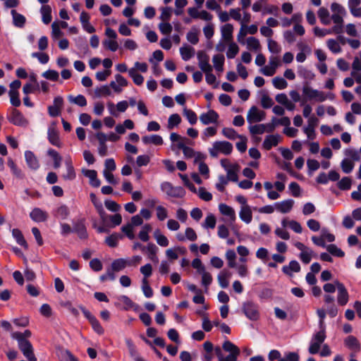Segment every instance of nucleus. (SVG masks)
Returning a JSON list of instances; mask_svg holds the SVG:
<instances>
[{"label":"nucleus","mask_w":361,"mask_h":361,"mask_svg":"<svg viewBox=\"0 0 361 361\" xmlns=\"http://www.w3.org/2000/svg\"><path fill=\"white\" fill-rule=\"evenodd\" d=\"M222 348L225 351L230 353V354L226 357H224L221 348L216 347L214 348V351L218 358V361L237 360V357L240 354V350L235 345L229 341H226L223 343Z\"/></svg>","instance_id":"nucleus-1"},{"label":"nucleus","mask_w":361,"mask_h":361,"mask_svg":"<svg viewBox=\"0 0 361 361\" xmlns=\"http://www.w3.org/2000/svg\"><path fill=\"white\" fill-rule=\"evenodd\" d=\"M233 151V145L227 141H216L213 143L209 152L211 157H216L219 153L228 155Z\"/></svg>","instance_id":"nucleus-2"},{"label":"nucleus","mask_w":361,"mask_h":361,"mask_svg":"<svg viewBox=\"0 0 361 361\" xmlns=\"http://www.w3.org/2000/svg\"><path fill=\"white\" fill-rule=\"evenodd\" d=\"M221 165L226 171V178L228 180L236 182L238 181V176L237 173L240 169V166L238 164H231L228 159H224L221 160Z\"/></svg>","instance_id":"nucleus-3"},{"label":"nucleus","mask_w":361,"mask_h":361,"mask_svg":"<svg viewBox=\"0 0 361 361\" xmlns=\"http://www.w3.org/2000/svg\"><path fill=\"white\" fill-rule=\"evenodd\" d=\"M243 312L250 320H257L259 317V308L257 304L252 301H247L243 304Z\"/></svg>","instance_id":"nucleus-4"},{"label":"nucleus","mask_w":361,"mask_h":361,"mask_svg":"<svg viewBox=\"0 0 361 361\" xmlns=\"http://www.w3.org/2000/svg\"><path fill=\"white\" fill-rule=\"evenodd\" d=\"M266 113L259 110L257 106H252L247 114V121L249 123H258L264 120Z\"/></svg>","instance_id":"nucleus-5"},{"label":"nucleus","mask_w":361,"mask_h":361,"mask_svg":"<svg viewBox=\"0 0 361 361\" xmlns=\"http://www.w3.org/2000/svg\"><path fill=\"white\" fill-rule=\"evenodd\" d=\"M8 121L15 126L20 127H26L29 122L24 116L16 109H13L9 117Z\"/></svg>","instance_id":"nucleus-6"},{"label":"nucleus","mask_w":361,"mask_h":361,"mask_svg":"<svg viewBox=\"0 0 361 361\" xmlns=\"http://www.w3.org/2000/svg\"><path fill=\"white\" fill-rule=\"evenodd\" d=\"M18 348L23 355L30 361H37L32 345L30 341L18 342Z\"/></svg>","instance_id":"nucleus-7"},{"label":"nucleus","mask_w":361,"mask_h":361,"mask_svg":"<svg viewBox=\"0 0 361 361\" xmlns=\"http://www.w3.org/2000/svg\"><path fill=\"white\" fill-rule=\"evenodd\" d=\"M303 93L309 99H315L317 102H324L327 99L326 94L321 91L314 90L309 87H303Z\"/></svg>","instance_id":"nucleus-8"},{"label":"nucleus","mask_w":361,"mask_h":361,"mask_svg":"<svg viewBox=\"0 0 361 361\" xmlns=\"http://www.w3.org/2000/svg\"><path fill=\"white\" fill-rule=\"evenodd\" d=\"M198 66L203 72L212 71V66L209 64V56L203 51L197 53Z\"/></svg>","instance_id":"nucleus-9"},{"label":"nucleus","mask_w":361,"mask_h":361,"mask_svg":"<svg viewBox=\"0 0 361 361\" xmlns=\"http://www.w3.org/2000/svg\"><path fill=\"white\" fill-rule=\"evenodd\" d=\"M82 312L85 317L89 320L90 323L92 325V329L96 331L98 334L102 335L104 332V329L101 326L99 321L97 318L93 316L88 310L82 307Z\"/></svg>","instance_id":"nucleus-10"},{"label":"nucleus","mask_w":361,"mask_h":361,"mask_svg":"<svg viewBox=\"0 0 361 361\" xmlns=\"http://www.w3.org/2000/svg\"><path fill=\"white\" fill-rule=\"evenodd\" d=\"M336 285L338 290L337 302L340 305H345L348 302V293L344 285L338 281H336Z\"/></svg>","instance_id":"nucleus-11"},{"label":"nucleus","mask_w":361,"mask_h":361,"mask_svg":"<svg viewBox=\"0 0 361 361\" xmlns=\"http://www.w3.org/2000/svg\"><path fill=\"white\" fill-rule=\"evenodd\" d=\"M344 343L346 347L353 351L350 357H355V353L360 352L361 347L359 341L353 336H348L345 340Z\"/></svg>","instance_id":"nucleus-12"},{"label":"nucleus","mask_w":361,"mask_h":361,"mask_svg":"<svg viewBox=\"0 0 361 361\" xmlns=\"http://www.w3.org/2000/svg\"><path fill=\"white\" fill-rule=\"evenodd\" d=\"M218 119V114L212 109L209 110L207 113L201 114L200 116V120L204 125L215 123L217 122Z\"/></svg>","instance_id":"nucleus-13"},{"label":"nucleus","mask_w":361,"mask_h":361,"mask_svg":"<svg viewBox=\"0 0 361 361\" xmlns=\"http://www.w3.org/2000/svg\"><path fill=\"white\" fill-rule=\"evenodd\" d=\"M7 165L10 168L12 174L16 178L23 180L25 178V174L23 171L17 166V164L11 158L8 159Z\"/></svg>","instance_id":"nucleus-14"},{"label":"nucleus","mask_w":361,"mask_h":361,"mask_svg":"<svg viewBox=\"0 0 361 361\" xmlns=\"http://www.w3.org/2000/svg\"><path fill=\"white\" fill-rule=\"evenodd\" d=\"M232 273L226 269H224L220 271L219 275L217 276V280L219 283V286L222 288H226L229 285V279L231 277Z\"/></svg>","instance_id":"nucleus-15"},{"label":"nucleus","mask_w":361,"mask_h":361,"mask_svg":"<svg viewBox=\"0 0 361 361\" xmlns=\"http://www.w3.org/2000/svg\"><path fill=\"white\" fill-rule=\"evenodd\" d=\"M294 200H286L282 202H279L275 204V208L277 211L281 213L286 214L290 212L294 205Z\"/></svg>","instance_id":"nucleus-16"},{"label":"nucleus","mask_w":361,"mask_h":361,"mask_svg":"<svg viewBox=\"0 0 361 361\" xmlns=\"http://www.w3.org/2000/svg\"><path fill=\"white\" fill-rule=\"evenodd\" d=\"M82 174L90 179V183L92 187L98 188L101 182L97 178V173L95 170L82 169Z\"/></svg>","instance_id":"nucleus-17"},{"label":"nucleus","mask_w":361,"mask_h":361,"mask_svg":"<svg viewBox=\"0 0 361 361\" xmlns=\"http://www.w3.org/2000/svg\"><path fill=\"white\" fill-rule=\"evenodd\" d=\"M30 216L34 221L44 222L47 219L48 214L39 208H35L30 212Z\"/></svg>","instance_id":"nucleus-18"},{"label":"nucleus","mask_w":361,"mask_h":361,"mask_svg":"<svg viewBox=\"0 0 361 361\" xmlns=\"http://www.w3.org/2000/svg\"><path fill=\"white\" fill-rule=\"evenodd\" d=\"M48 140L54 146L58 147L61 146L59 132L54 126H50L48 129Z\"/></svg>","instance_id":"nucleus-19"},{"label":"nucleus","mask_w":361,"mask_h":361,"mask_svg":"<svg viewBox=\"0 0 361 361\" xmlns=\"http://www.w3.org/2000/svg\"><path fill=\"white\" fill-rule=\"evenodd\" d=\"M65 164L66 172L62 175L64 180H73L75 178V172L70 157H66Z\"/></svg>","instance_id":"nucleus-20"},{"label":"nucleus","mask_w":361,"mask_h":361,"mask_svg":"<svg viewBox=\"0 0 361 361\" xmlns=\"http://www.w3.org/2000/svg\"><path fill=\"white\" fill-rule=\"evenodd\" d=\"M90 15L85 11H82L80 16V21L84 30L88 33H93L95 32L94 27L90 23Z\"/></svg>","instance_id":"nucleus-21"},{"label":"nucleus","mask_w":361,"mask_h":361,"mask_svg":"<svg viewBox=\"0 0 361 361\" xmlns=\"http://www.w3.org/2000/svg\"><path fill=\"white\" fill-rule=\"evenodd\" d=\"M25 158L28 167L32 170H37L39 166V161L37 157L31 151H26L25 152Z\"/></svg>","instance_id":"nucleus-22"},{"label":"nucleus","mask_w":361,"mask_h":361,"mask_svg":"<svg viewBox=\"0 0 361 361\" xmlns=\"http://www.w3.org/2000/svg\"><path fill=\"white\" fill-rule=\"evenodd\" d=\"M280 136L278 135H268L264 140L263 147L265 149L269 150L272 147L276 146L280 141Z\"/></svg>","instance_id":"nucleus-23"},{"label":"nucleus","mask_w":361,"mask_h":361,"mask_svg":"<svg viewBox=\"0 0 361 361\" xmlns=\"http://www.w3.org/2000/svg\"><path fill=\"white\" fill-rule=\"evenodd\" d=\"M240 219L246 224H250L252 220V212L250 206L240 207L239 212Z\"/></svg>","instance_id":"nucleus-24"},{"label":"nucleus","mask_w":361,"mask_h":361,"mask_svg":"<svg viewBox=\"0 0 361 361\" xmlns=\"http://www.w3.org/2000/svg\"><path fill=\"white\" fill-rule=\"evenodd\" d=\"M73 231L75 232L80 238H87V233L84 220H79L73 224Z\"/></svg>","instance_id":"nucleus-25"},{"label":"nucleus","mask_w":361,"mask_h":361,"mask_svg":"<svg viewBox=\"0 0 361 361\" xmlns=\"http://www.w3.org/2000/svg\"><path fill=\"white\" fill-rule=\"evenodd\" d=\"M186 252V249L184 247H176L173 249L166 250V255L169 259L174 260L178 258V254L184 255Z\"/></svg>","instance_id":"nucleus-26"},{"label":"nucleus","mask_w":361,"mask_h":361,"mask_svg":"<svg viewBox=\"0 0 361 361\" xmlns=\"http://www.w3.org/2000/svg\"><path fill=\"white\" fill-rule=\"evenodd\" d=\"M282 270L285 274L292 276L293 272H299L300 271V265L297 261L292 260L288 266H283Z\"/></svg>","instance_id":"nucleus-27"},{"label":"nucleus","mask_w":361,"mask_h":361,"mask_svg":"<svg viewBox=\"0 0 361 361\" xmlns=\"http://www.w3.org/2000/svg\"><path fill=\"white\" fill-rule=\"evenodd\" d=\"M221 35L224 39L227 42H232L233 39V26L230 24L227 23L221 27Z\"/></svg>","instance_id":"nucleus-28"},{"label":"nucleus","mask_w":361,"mask_h":361,"mask_svg":"<svg viewBox=\"0 0 361 361\" xmlns=\"http://www.w3.org/2000/svg\"><path fill=\"white\" fill-rule=\"evenodd\" d=\"M158 247L153 243H148L145 252L147 253L148 258L154 263L159 262V259L157 255Z\"/></svg>","instance_id":"nucleus-29"},{"label":"nucleus","mask_w":361,"mask_h":361,"mask_svg":"<svg viewBox=\"0 0 361 361\" xmlns=\"http://www.w3.org/2000/svg\"><path fill=\"white\" fill-rule=\"evenodd\" d=\"M12 235L16 239L18 244L23 247L25 250L28 249V245L25 240L22 232L18 228L12 230Z\"/></svg>","instance_id":"nucleus-30"},{"label":"nucleus","mask_w":361,"mask_h":361,"mask_svg":"<svg viewBox=\"0 0 361 361\" xmlns=\"http://www.w3.org/2000/svg\"><path fill=\"white\" fill-rule=\"evenodd\" d=\"M142 140L146 145H161L164 142L162 137L159 135H145L142 137Z\"/></svg>","instance_id":"nucleus-31"},{"label":"nucleus","mask_w":361,"mask_h":361,"mask_svg":"<svg viewBox=\"0 0 361 361\" xmlns=\"http://www.w3.org/2000/svg\"><path fill=\"white\" fill-rule=\"evenodd\" d=\"M219 211L223 215L228 216L231 221L235 220V212L231 207L226 204H220Z\"/></svg>","instance_id":"nucleus-32"},{"label":"nucleus","mask_w":361,"mask_h":361,"mask_svg":"<svg viewBox=\"0 0 361 361\" xmlns=\"http://www.w3.org/2000/svg\"><path fill=\"white\" fill-rule=\"evenodd\" d=\"M129 264L128 259L120 258L112 262L111 268L113 271H119L128 267Z\"/></svg>","instance_id":"nucleus-33"},{"label":"nucleus","mask_w":361,"mask_h":361,"mask_svg":"<svg viewBox=\"0 0 361 361\" xmlns=\"http://www.w3.org/2000/svg\"><path fill=\"white\" fill-rule=\"evenodd\" d=\"M42 16V21L45 24H49L51 21V8L49 5H44L40 9Z\"/></svg>","instance_id":"nucleus-34"},{"label":"nucleus","mask_w":361,"mask_h":361,"mask_svg":"<svg viewBox=\"0 0 361 361\" xmlns=\"http://www.w3.org/2000/svg\"><path fill=\"white\" fill-rule=\"evenodd\" d=\"M68 99L71 103L76 104L81 107L85 106L87 105V99L85 97V96L82 94H78L76 97H74L73 95H68Z\"/></svg>","instance_id":"nucleus-35"},{"label":"nucleus","mask_w":361,"mask_h":361,"mask_svg":"<svg viewBox=\"0 0 361 361\" xmlns=\"http://www.w3.org/2000/svg\"><path fill=\"white\" fill-rule=\"evenodd\" d=\"M13 16V25L18 27H23L25 23V18L16 12V10L11 11Z\"/></svg>","instance_id":"nucleus-36"},{"label":"nucleus","mask_w":361,"mask_h":361,"mask_svg":"<svg viewBox=\"0 0 361 361\" xmlns=\"http://www.w3.org/2000/svg\"><path fill=\"white\" fill-rule=\"evenodd\" d=\"M123 238V235L121 234H118L114 233L111 235L108 236L105 239V243L111 247H115L118 245V242L119 240Z\"/></svg>","instance_id":"nucleus-37"},{"label":"nucleus","mask_w":361,"mask_h":361,"mask_svg":"<svg viewBox=\"0 0 361 361\" xmlns=\"http://www.w3.org/2000/svg\"><path fill=\"white\" fill-rule=\"evenodd\" d=\"M224 56L222 54H216L213 56L212 62L217 71L222 72L224 71Z\"/></svg>","instance_id":"nucleus-38"},{"label":"nucleus","mask_w":361,"mask_h":361,"mask_svg":"<svg viewBox=\"0 0 361 361\" xmlns=\"http://www.w3.org/2000/svg\"><path fill=\"white\" fill-rule=\"evenodd\" d=\"M32 335V333L30 330H25L24 332H13L11 334V336L13 339L17 340L18 342L23 341H29L27 338H30Z\"/></svg>","instance_id":"nucleus-39"},{"label":"nucleus","mask_w":361,"mask_h":361,"mask_svg":"<svg viewBox=\"0 0 361 361\" xmlns=\"http://www.w3.org/2000/svg\"><path fill=\"white\" fill-rule=\"evenodd\" d=\"M180 53L184 61H188L194 56L195 49L189 46L182 47L180 48Z\"/></svg>","instance_id":"nucleus-40"},{"label":"nucleus","mask_w":361,"mask_h":361,"mask_svg":"<svg viewBox=\"0 0 361 361\" xmlns=\"http://www.w3.org/2000/svg\"><path fill=\"white\" fill-rule=\"evenodd\" d=\"M69 214H70L69 209L65 204H63V205H61L60 207H59L56 209V212H55V216L57 218H60L63 220L66 219L68 218V216H69Z\"/></svg>","instance_id":"nucleus-41"},{"label":"nucleus","mask_w":361,"mask_h":361,"mask_svg":"<svg viewBox=\"0 0 361 361\" xmlns=\"http://www.w3.org/2000/svg\"><path fill=\"white\" fill-rule=\"evenodd\" d=\"M246 43H247V47L250 50H253V51H257L260 49L261 46H260L259 41L255 37H247V40H246Z\"/></svg>","instance_id":"nucleus-42"},{"label":"nucleus","mask_w":361,"mask_h":361,"mask_svg":"<svg viewBox=\"0 0 361 361\" xmlns=\"http://www.w3.org/2000/svg\"><path fill=\"white\" fill-rule=\"evenodd\" d=\"M200 274L202 275V284L204 287V291L207 293L208 290L209 286L212 282V276L209 272L207 271L206 270L200 273Z\"/></svg>","instance_id":"nucleus-43"},{"label":"nucleus","mask_w":361,"mask_h":361,"mask_svg":"<svg viewBox=\"0 0 361 361\" xmlns=\"http://www.w3.org/2000/svg\"><path fill=\"white\" fill-rule=\"evenodd\" d=\"M154 237L157 240V243L162 247H166L169 245V240L167 238L161 233L159 229L156 230L154 233Z\"/></svg>","instance_id":"nucleus-44"},{"label":"nucleus","mask_w":361,"mask_h":361,"mask_svg":"<svg viewBox=\"0 0 361 361\" xmlns=\"http://www.w3.org/2000/svg\"><path fill=\"white\" fill-rule=\"evenodd\" d=\"M318 16L323 24L329 25L330 23L329 12L327 8H320L318 11Z\"/></svg>","instance_id":"nucleus-45"},{"label":"nucleus","mask_w":361,"mask_h":361,"mask_svg":"<svg viewBox=\"0 0 361 361\" xmlns=\"http://www.w3.org/2000/svg\"><path fill=\"white\" fill-rule=\"evenodd\" d=\"M119 299L125 305L124 310H128L130 309H133L134 310H137L138 306L134 303L129 297L122 295Z\"/></svg>","instance_id":"nucleus-46"},{"label":"nucleus","mask_w":361,"mask_h":361,"mask_svg":"<svg viewBox=\"0 0 361 361\" xmlns=\"http://www.w3.org/2000/svg\"><path fill=\"white\" fill-rule=\"evenodd\" d=\"M221 133L224 137L230 140H235L236 138H239V136H241V135H238L232 128H224Z\"/></svg>","instance_id":"nucleus-47"},{"label":"nucleus","mask_w":361,"mask_h":361,"mask_svg":"<svg viewBox=\"0 0 361 361\" xmlns=\"http://www.w3.org/2000/svg\"><path fill=\"white\" fill-rule=\"evenodd\" d=\"M90 200L93 204L94 205L95 208L97 209V212L102 216L103 214H104V210L103 209V206L102 202L99 201V200L97 197L96 195L94 193H90Z\"/></svg>","instance_id":"nucleus-48"},{"label":"nucleus","mask_w":361,"mask_h":361,"mask_svg":"<svg viewBox=\"0 0 361 361\" xmlns=\"http://www.w3.org/2000/svg\"><path fill=\"white\" fill-rule=\"evenodd\" d=\"M142 290L146 298H151L153 295V290L149 285L148 280L143 278L142 280Z\"/></svg>","instance_id":"nucleus-49"},{"label":"nucleus","mask_w":361,"mask_h":361,"mask_svg":"<svg viewBox=\"0 0 361 361\" xmlns=\"http://www.w3.org/2000/svg\"><path fill=\"white\" fill-rule=\"evenodd\" d=\"M316 256L314 252L311 249H307L305 251L301 252L300 254V259L305 264L310 262L312 257Z\"/></svg>","instance_id":"nucleus-50"},{"label":"nucleus","mask_w":361,"mask_h":361,"mask_svg":"<svg viewBox=\"0 0 361 361\" xmlns=\"http://www.w3.org/2000/svg\"><path fill=\"white\" fill-rule=\"evenodd\" d=\"M48 154L54 160V166L55 169H58L61 166V162L62 160L61 157L59 154L54 149H50L48 151Z\"/></svg>","instance_id":"nucleus-51"},{"label":"nucleus","mask_w":361,"mask_h":361,"mask_svg":"<svg viewBox=\"0 0 361 361\" xmlns=\"http://www.w3.org/2000/svg\"><path fill=\"white\" fill-rule=\"evenodd\" d=\"M273 85L279 90L286 89L288 86L286 80L281 77H275L272 80Z\"/></svg>","instance_id":"nucleus-52"},{"label":"nucleus","mask_w":361,"mask_h":361,"mask_svg":"<svg viewBox=\"0 0 361 361\" xmlns=\"http://www.w3.org/2000/svg\"><path fill=\"white\" fill-rule=\"evenodd\" d=\"M238 46L233 42H229L228 49L226 52V56L228 59H233L238 54Z\"/></svg>","instance_id":"nucleus-53"},{"label":"nucleus","mask_w":361,"mask_h":361,"mask_svg":"<svg viewBox=\"0 0 361 361\" xmlns=\"http://www.w3.org/2000/svg\"><path fill=\"white\" fill-rule=\"evenodd\" d=\"M249 130L251 135H262L265 133V126L264 124H256L253 126H249Z\"/></svg>","instance_id":"nucleus-54"},{"label":"nucleus","mask_w":361,"mask_h":361,"mask_svg":"<svg viewBox=\"0 0 361 361\" xmlns=\"http://www.w3.org/2000/svg\"><path fill=\"white\" fill-rule=\"evenodd\" d=\"M8 95L10 97L11 104L16 107H18L20 105V99L19 97V92H15L13 90H9Z\"/></svg>","instance_id":"nucleus-55"},{"label":"nucleus","mask_w":361,"mask_h":361,"mask_svg":"<svg viewBox=\"0 0 361 361\" xmlns=\"http://www.w3.org/2000/svg\"><path fill=\"white\" fill-rule=\"evenodd\" d=\"M226 258L228 260V266L230 268H234L236 267V263H235L236 255L233 250H228L226 252Z\"/></svg>","instance_id":"nucleus-56"},{"label":"nucleus","mask_w":361,"mask_h":361,"mask_svg":"<svg viewBox=\"0 0 361 361\" xmlns=\"http://www.w3.org/2000/svg\"><path fill=\"white\" fill-rule=\"evenodd\" d=\"M59 356L61 360L66 361H79L68 350H61Z\"/></svg>","instance_id":"nucleus-57"},{"label":"nucleus","mask_w":361,"mask_h":361,"mask_svg":"<svg viewBox=\"0 0 361 361\" xmlns=\"http://www.w3.org/2000/svg\"><path fill=\"white\" fill-rule=\"evenodd\" d=\"M180 122L181 118L178 114H172L169 118L167 127L169 129L171 130L174 126H178Z\"/></svg>","instance_id":"nucleus-58"},{"label":"nucleus","mask_w":361,"mask_h":361,"mask_svg":"<svg viewBox=\"0 0 361 361\" xmlns=\"http://www.w3.org/2000/svg\"><path fill=\"white\" fill-rule=\"evenodd\" d=\"M183 115L187 118L191 125L196 123L197 120V115L192 110L185 108L183 109Z\"/></svg>","instance_id":"nucleus-59"},{"label":"nucleus","mask_w":361,"mask_h":361,"mask_svg":"<svg viewBox=\"0 0 361 361\" xmlns=\"http://www.w3.org/2000/svg\"><path fill=\"white\" fill-rule=\"evenodd\" d=\"M326 249L329 253L334 256L343 257L345 255V253L334 244L327 245Z\"/></svg>","instance_id":"nucleus-60"},{"label":"nucleus","mask_w":361,"mask_h":361,"mask_svg":"<svg viewBox=\"0 0 361 361\" xmlns=\"http://www.w3.org/2000/svg\"><path fill=\"white\" fill-rule=\"evenodd\" d=\"M341 166L344 173H349L354 168V163L348 159H345L342 161Z\"/></svg>","instance_id":"nucleus-61"},{"label":"nucleus","mask_w":361,"mask_h":361,"mask_svg":"<svg viewBox=\"0 0 361 361\" xmlns=\"http://www.w3.org/2000/svg\"><path fill=\"white\" fill-rule=\"evenodd\" d=\"M328 48L334 54L340 53L341 48L338 42L333 39H330L326 42Z\"/></svg>","instance_id":"nucleus-62"},{"label":"nucleus","mask_w":361,"mask_h":361,"mask_svg":"<svg viewBox=\"0 0 361 361\" xmlns=\"http://www.w3.org/2000/svg\"><path fill=\"white\" fill-rule=\"evenodd\" d=\"M161 13L159 18L162 22H168L171 17L172 8L171 7H164L161 8Z\"/></svg>","instance_id":"nucleus-63"},{"label":"nucleus","mask_w":361,"mask_h":361,"mask_svg":"<svg viewBox=\"0 0 361 361\" xmlns=\"http://www.w3.org/2000/svg\"><path fill=\"white\" fill-rule=\"evenodd\" d=\"M42 76L51 81H57L59 78V74L56 71L48 70L42 73Z\"/></svg>","instance_id":"nucleus-64"}]
</instances>
